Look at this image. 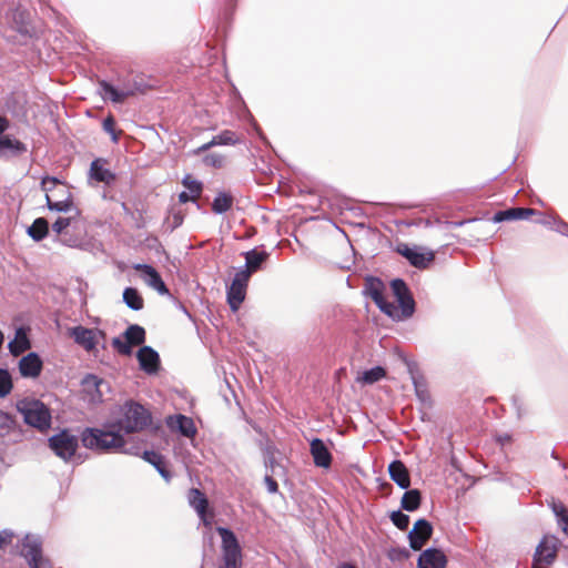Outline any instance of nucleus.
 Listing matches in <instances>:
<instances>
[{
  "label": "nucleus",
  "mask_w": 568,
  "mask_h": 568,
  "mask_svg": "<svg viewBox=\"0 0 568 568\" xmlns=\"http://www.w3.org/2000/svg\"><path fill=\"white\" fill-rule=\"evenodd\" d=\"M82 445L99 453H125L138 455V448H125L124 437L113 429L87 427L80 435Z\"/></svg>",
  "instance_id": "1"
},
{
  "label": "nucleus",
  "mask_w": 568,
  "mask_h": 568,
  "mask_svg": "<svg viewBox=\"0 0 568 568\" xmlns=\"http://www.w3.org/2000/svg\"><path fill=\"white\" fill-rule=\"evenodd\" d=\"M151 420L150 412L140 403L130 399L120 407V417L115 426L119 432L123 430L130 434L143 430L151 424Z\"/></svg>",
  "instance_id": "2"
},
{
  "label": "nucleus",
  "mask_w": 568,
  "mask_h": 568,
  "mask_svg": "<svg viewBox=\"0 0 568 568\" xmlns=\"http://www.w3.org/2000/svg\"><path fill=\"white\" fill-rule=\"evenodd\" d=\"M17 410L22 415L27 425L45 433L51 427V412L39 399L23 398L17 402Z\"/></svg>",
  "instance_id": "3"
},
{
  "label": "nucleus",
  "mask_w": 568,
  "mask_h": 568,
  "mask_svg": "<svg viewBox=\"0 0 568 568\" xmlns=\"http://www.w3.org/2000/svg\"><path fill=\"white\" fill-rule=\"evenodd\" d=\"M216 531L222 539L223 565L220 568H241L242 550L235 534L225 527H217Z\"/></svg>",
  "instance_id": "4"
},
{
  "label": "nucleus",
  "mask_w": 568,
  "mask_h": 568,
  "mask_svg": "<svg viewBox=\"0 0 568 568\" xmlns=\"http://www.w3.org/2000/svg\"><path fill=\"white\" fill-rule=\"evenodd\" d=\"M20 555L29 568H53L50 559L42 554V541L39 536L27 535L21 541Z\"/></svg>",
  "instance_id": "5"
},
{
  "label": "nucleus",
  "mask_w": 568,
  "mask_h": 568,
  "mask_svg": "<svg viewBox=\"0 0 568 568\" xmlns=\"http://www.w3.org/2000/svg\"><path fill=\"white\" fill-rule=\"evenodd\" d=\"M48 445L59 458L69 462L77 453L79 439L69 429H62L48 439Z\"/></svg>",
  "instance_id": "6"
},
{
  "label": "nucleus",
  "mask_w": 568,
  "mask_h": 568,
  "mask_svg": "<svg viewBox=\"0 0 568 568\" xmlns=\"http://www.w3.org/2000/svg\"><path fill=\"white\" fill-rule=\"evenodd\" d=\"M103 387L109 389L108 383L93 374L85 375L81 381V396L90 405H97L103 400Z\"/></svg>",
  "instance_id": "7"
},
{
  "label": "nucleus",
  "mask_w": 568,
  "mask_h": 568,
  "mask_svg": "<svg viewBox=\"0 0 568 568\" xmlns=\"http://www.w3.org/2000/svg\"><path fill=\"white\" fill-rule=\"evenodd\" d=\"M69 336L74 343L83 347L87 352H92L101 339L105 338V333L98 328H87L78 325L68 329Z\"/></svg>",
  "instance_id": "8"
},
{
  "label": "nucleus",
  "mask_w": 568,
  "mask_h": 568,
  "mask_svg": "<svg viewBox=\"0 0 568 568\" xmlns=\"http://www.w3.org/2000/svg\"><path fill=\"white\" fill-rule=\"evenodd\" d=\"M248 280L250 271H239L227 287V303L233 312H236L245 300Z\"/></svg>",
  "instance_id": "9"
},
{
  "label": "nucleus",
  "mask_w": 568,
  "mask_h": 568,
  "mask_svg": "<svg viewBox=\"0 0 568 568\" xmlns=\"http://www.w3.org/2000/svg\"><path fill=\"white\" fill-rule=\"evenodd\" d=\"M58 183H60L59 180L57 178H53V176H45L41 181V187L45 192V201H47L48 209L50 211L63 212V213L74 212L73 216H77L79 214V211L74 206L73 201H72L70 195H68L67 199L60 200V201H52L51 200V197L49 195V192H51L52 189Z\"/></svg>",
  "instance_id": "10"
},
{
  "label": "nucleus",
  "mask_w": 568,
  "mask_h": 568,
  "mask_svg": "<svg viewBox=\"0 0 568 568\" xmlns=\"http://www.w3.org/2000/svg\"><path fill=\"white\" fill-rule=\"evenodd\" d=\"M392 291L400 307L402 318H408L414 314L415 301L406 283L400 278H395L390 283Z\"/></svg>",
  "instance_id": "11"
},
{
  "label": "nucleus",
  "mask_w": 568,
  "mask_h": 568,
  "mask_svg": "<svg viewBox=\"0 0 568 568\" xmlns=\"http://www.w3.org/2000/svg\"><path fill=\"white\" fill-rule=\"evenodd\" d=\"M559 540L555 536H545L535 548V568L550 565L557 555Z\"/></svg>",
  "instance_id": "12"
},
{
  "label": "nucleus",
  "mask_w": 568,
  "mask_h": 568,
  "mask_svg": "<svg viewBox=\"0 0 568 568\" xmlns=\"http://www.w3.org/2000/svg\"><path fill=\"white\" fill-rule=\"evenodd\" d=\"M135 92V88L131 85L123 84L121 87H114L108 81H100L99 83V93L105 101H111L113 103H122L124 100Z\"/></svg>",
  "instance_id": "13"
},
{
  "label": "nucleus",
  "mask_w": 568,
  "mask_h": 568,
  "mask_svg": "<svg viewBox=\"0 0 568 568\" xmlns=\"http://www.w3.org/2000/svg\"><path fill=\"white\" fill-rule=\"evenodd\" d=\"M433 526L426 519H418L413 529L408 532L409 546L414 550H420L425 542L432 537Z\"/></svg>",
  "instance_id": "14"
},
{
  "label": "nucleus",
  "mask_w": 568,
  "mask_h": 568,
  "mask_svg": "<svg viewBox=\"0 0 568 568\" xmlns=\"http://www.w3.org/2000/svg\"><path fill=\"white\" fill-rule=\"evenodd\" d=\"M133 268L141 272L142 280L148 286L155 290L161 295L169 294L166 285L153 266L149 264H135Z\"/></svg>",
  "instance_id": "15"
},
{
  "label": "nucleus",
  "mask_w": 568,
  "mask_h": 568,
  "mask_svg": "<svg viewBox=\"0 0 568 568\" xmlns=\"http://www.w3.org/2000/svg\"><path fill=\"white\" fill-rule=\"evenodd\" d=\"M140 368L149 375L156 374L160 368L159 353L151 346H143L136 354Z\"/></svg>",
  "instance_id": "16"
},
{
  "label": "nucleus",
  "mask_w": 568,
  "mask_h": 568,
  "mask_svg": "<svg viewBox=\"0 0 568 568\" xmlns=\"http://www.w3.org/2000/svg\"><path fill=\"white\" fill-rule=\"evenodd\" d=\"M447 558L445 554L436 548H428L424 550L418 560V568H446Z\"/></svg>",
  "instance_id": "17"
},
{
  "label": "nucleus",
  "mask_w": 568,
  "mask_h": 568,
  "mask_svg": "<svg viewBox=\"0 0 568 568\" xmlns=\"http://www.w3.org/2000/svg\"><path fill=\"white\" fill-rule=\"evenodd\" d=\"M42 369V361L37 353H29L19 362V371L21 376L36 378Z\"/></svg>",
  "instance_id": "18"
},
{
  "label": "nucleus",
  "mask_w": 568,
  "mask_h": 568,
  "mask_svg": "<svg viewBox=\"0 0 568 568\" xmlns=\"http://www.w3.org/2000/svg\"><path fill=\"white\" fill-rule=\"evenodd\" d=\"M390 479L402 489H408L410 486V476L407 467L402 460H393L388 465Z\"/></svg>",
  "instance_id": "19"
},
{
  "label": "nucleus",
  "mask_w": 568,
  "mask_h": 568,
  "mask_svg": "<svg viewBox=\"0 0 568 568\" xmlns=\"http://www.w3.org/2000/svg\"><path fill=\"white\" fill-rule=\"evenodd\" d=\"M311 454L315 466L322 468H328L331 466L332 455L322 439L314 438L311 442Z\"/></svg>",
  "instance_id": "20"
},
{
  "label": "nucleus",
  "mask_w": 568,
  "mask_h": 568,
  "mask_svg": "<svg viewBox=\"0 0 568 568\" xmlns=\"http://www.w3.org/2000/svg\"><path fill=\"white\" fill-rule=\"evenodd\" d=\"M168 425L171 429L178 430L183 436L192 438L196 434V427L192 418L184 415L170 416Z\"/></svg>",
  "instance_id": "21"
},
{
  "label": "nucleus",
  "mask_w": 568,
  "mask_h": 568,
  "mask_svg": "<svg viewBox=\"0 0 568 568\" xmlns=\"http://www.w3.org/2000/svg\"><path fill=\"white\" fill-rule=\"evenodd\" d=\"M530 215H532L531 207H509L497 211L493 215L491 221L494 223H501L507 221L527 220Z\"/></svg>",
  "instance_id": "22"
},
{
  "label": "nucleus",
  "mask_w": 568,
  "mask_h": 568,
  "mask_svg": "<svg viewBox=\"0 0 568 568\" xmlns=\"http://www.w3.org/2000/svg\"><path fill=\"white\" fill-rule=\"evenodd\" d=\"M26 151H27V148L21 141L17 140V139H12L9 135L0 136L1 159L9 158V156H16V155L22 154Z\"/></svg>",
  "instance_id": "23"
},
{
  "label": "nucleus",
  "mask_w": 568,
  "mask_h": 568,
  "mask_svg": "<svg viewBox=\"0 0 568 568\" xmlns=\"http://www.w3.org/2000/svg\"><path fill=\"white\" fill-rule=\"evenodd\" d=\"M90 176L98 182H103L106 184H110L115 180V175L103 165L101 159L92 161L90 166Z\"/></svg>",
  "instance_id": "24"
},
{
  "label": "nucleus",
  "mask_w": 568,
  "mask_h": 568,
  "mask_svg": "<svg viewBox=\"0 0 568 568\" xmlns=\"http://www.w3.org/2000/svg\"><path fill=\"white\" fill-rule=\"evenodd\" d=\"M187 500L197 515L203 516L205 510H207L209 500L200 489L191 488L187 494Z\"/></svg>",
  "instance_id": "25"
},
{
  "label": "nucleus",
  "mask_w": 568,
  "mask_h": 568,
  "mask_svg": "<svg viewBox=\"0 0 568 568\" xmlns=\"http://www.w3.org/2000/svg\"><path fill=\"white\" fill-rule=\"evenodd\" d=\"M245 256V270L250 271V275L257 271L262 263L268 257V253L265 251L251 250L244 253Z\"/></svg>",
  "instance_id": "26"
},
{
  "label": "nucleus",
  "mask_w": 568,
  "mask_h": 568,
  "mask_svg": "<svg viewBox=\"0 0 568 568\" xmlns=\"http://www.w3.org/2000/svg\"><path fill=\"white\" fill-rule=\"evenodd\" d=\"M28 235L39 242L42 241L49 233V223L44 217H38L28 227Z\"/></svg>",
  "instance_id": "27"
},
{
  "label": "nucleus",
  "mask_w": 568,
  "mask_h": 568,
  "mask_svg": "<svg viewBox=\"0 0 568 568\" xmlns=\"http://www.w3.org/2000/svg\"><path fill=\"white\" fill-rule=\"evenodd\" d=\"M422 494L418 489H408L402 497L400 506L406 511H415L419 508Z\"/></svg>",
  "instance_id": "28"
},
{
  "label": "nucleus",
  "mask_w": 568,
  "mask_h": 568,
  "mask_svg": "<svg viewBox=\"0 0 568 568\" xmlns=\"http://www.w3.org/2000/svg\"><path fill=\"white\" fill-rule=\"evenodd\" d=\"M233 205V196L226 192H219L212 202V211L215 214L227 212Z\"/></svg>",
  "instance_id": "29"
},
{
  "label": "nucleus",
  "mask_w": 568,
  "mask_h": 568,
  "mask_svg": "<svg viewBox=\"0 0 568 568\" xmlns=\"http://www.w3.org/2000/svg\"><path fill=\"white\" fill-rule=\"evenodd\" d=\"M435 258V254L433 251H422L420 248H415L413 252L412 258L409 263L417 268H426Z\"/></svg>",
  "instance_id": "30"
},
{
  "label": "nucleus",
  "mask_w": 568,
  "mask_h": 568,
  "mask_svg": "<svg viewBox=\"0 0 568 568\" xmlns=\"http://www.w3.org/2000/svg\"><path fill=\"white\" fill-rule=\"evenodd\" d=\"M8 347L14 356L20 355L30 347V342L21 328L17 331L16 338L9 343Z\"/></svg>",
  "instance_id": "31"
},
{
  "label": "nucleus",
  "mask_w": 568,
  "mask_h": 568,
  "mask_svg": "<svg viewBox=\"0 0 568 568\" xmlns=\"http://www.w3.org/2000/svg\"><path fill=\"white\" fill-rule=\"evenodd\" d=\"M123 335L131 346L141 345L145 341V331L138 324L130 325Z\"/></svg>",
  "instance_id": "32"
},
{
  "label": "nucleus",
  "mask_w": 568,
  "mask_h": 568,
  "mask_svg": "<svg viewBox=\"0 0 568 568\" xmlns=\"http://www.w3.org/2000/svg\"><path fill=\"white\" fill-rule=\"evenodd\" d=\"M123 302L125 305L133 310L140 311L143 308V298L139 292L133 287H126L123 292Z\"/></svg>",
  "instance_id": "33"
},
{
  "label": "nucleus",
  "mask_w": 568,
  "mask_h": 568,
  "mask_svg": "<svg viewBox=\"0 0 568 568\" xmlns=\"http://www.w3.org/2000/svg\"><path fill=\"white\" fill-rule=\"evenodd\" d=\"M552 511L557 518L558 526L568 537V509L561 503H552Z\"/></svg>",
  "instance_id": "34"
},
{
  "label": "nucleus",
  "mask_w": 568,
  "mask_h": 568,
  "mask_svg": "<svg viewBox=\"0 0 568 568\" xmlns=\"http://www.w3.org/2000/svg\"><path fill=\"white\" fill-rule=\"evenodd\" d=\"M385 376V369L381 366L373 367L371 369L365 371L359 381L363 384H374L382 379Z\"/></svg>",
  "instance_id": "35"
},
{
  "label": "nucleus",
  "mask_w": 568,
  "mask_h": 568,
  "mask_svg": "<svg viewBox=\"0 0 568 568\" xmlns=\"http://www.w3.org/2000/svg\"><path fill=\"white\" fill-rule=\"evenodd\" d=\"M239 142V138L235 132L231 130H224L220 134L213 136V143L215 145H233Z\"/></svg>",
  "instance_id": "36"
},
{
  "label": "nucleus",
  "mask_w": 568,
  "mask_h": 568,
  "mask_svg": "<svg viewBox=\"0 0 568 568\" xmlns=\"http://www.w3.org/2000/svg\"><path fill=\"white\" fill-rule=\"evenodd\" d=\"M12 389V378L8 369L0 368V398L6 397Z\"/></svg>",
  "instance_id": "37"
},
{
  "label": "nucleus",
  "mask_w": 568,
  "mask_h": 568,
  "mask_svg": "<svg viewBox=\"0 0 568 568\" xmlns=\"http://www.w3.org/2000/svg\"><path fill=\"white\" fill-rule=\"evenodd\" d=\"M366 290L374 303H379L382 297H384L383 283L378 280H371Z\"/></svg>",
  "instance_id": "38"
},
{
  "label": "nucleus",
  "mask_w": 568,
  "mask_h": 568,
  "mask_svg": "<svg viewBox=\"0 0 568 568\" xmlns=\"http://www.w3.org/2000/svg\"><path fill=\"white\" fill-rule=\"evenodd\" d=\"M378 308L388 315L392 318H402V315H399V311L397 306H395L393 303L388 302L385 297H382V301L379 303H375Z\"/></svg>",
  "instance_id": "39"
},
{
  "label": "nucleus",
  "mask_w": 568,
  "mask_h": 568,
  "mask_svg": "<svg viewBox=\"0 0 568 568\" xmlns=\"http://www.w3.org/2000/svg\"><path fill=\"white\" fill-rule=\"evenodd\" d=\"M390 520L400 530H406L409 525V516L402 513L400 510L393 511L390 515Z\"/></svg>",
  "instance_id": "40"
},
{
  "label": "nucleus",
  "mask_w": 568,
  "mask_h": 568,
  "mask_svg": "<svg viewBox=\"0 0 568 568\" xmlns=\"http://www.w3.org/2000/svg\"><path fill=\"white\" fill-rule=\"evenodd\" d=\"M112 346L122 355L130 356L132 354V346L126 339L123 341L121 337H114Z\"/></svg>",
  "instance_id": "41"
},
{
  "label": "nucleus",
  "mask_w": 568,
  "mask_h": 568,
  "mask_svg": "<svg viewBox=\"0 0 568 568\" xmlns=\"http://www.w3.org/2000/svg\"><path fill=\"white\" fill-rule=\"evenodd\" d=\"M183 184L189 190V193L195 195L196 197L200 196L201 191H202V183L201 182H199L196 180H192L190 178V175H186L183 179Z\"/></svg>",
  "instance_id": "42"
},
{
  "label": "nucleus",
  "mask_w": 568,
  "mask_h": 568,
  "mask_svg": "<svg viewBox=\"0 0 568 568\" xmlns=\"http://www.w3.org/2000/svg\"><path fill=\"white\" fill-rule=\"evenodd\" d=\"M143 458L153 465L155 469L164 464L162 456L153 450H144Z\"/></svg>",
  "instance_id": "43"
},
{
  "label": "nucleus",
  "mask_w": 568,
  "mask_h": 568,
  "mask_svg": "<svg viewBox=\"0 0 568 568\" xmlns=\"http://www.w3.org/2000/svg\"><path fill=\"white\" fill-rule=\"evenodd\" d=\"M102 125H103V130L111 135L112 141L114 143H116L119 141V136L114 129L115 121H114L113 116L110 115V116L105 118L103 120Z\"/></svg>",
  "instance_id": "44"
},
{
  "label": "nucleus",
  "mask_w": 568,
  "mask_h": 568,
  "mask_svg": "<svg viewBox=\"0 0 568 568\" xmlns=\"http://www.w3.org/2000/svg\"><path fill=\"white\" fill-rule=\"evenodd\" d=\"M203 162L205 165L212 168H221L224 163V158L220 154L211 153L203 158Z\"/></svg>",
  "instance_id": "45"
},
{
  "label": "nucleus",
  "mask_w": 568,
  "mask_h": 568,
  "mask_svg": "<svg viewBox=\"0 0 568 568\" xmlns=\"http://www.w3.org/2000/svg\"><path fill=\"white\" fill-rule=\"evenodd\" d=\"M74 216H70V217H59L53 224H52V231L57 234V235H60L63 233V231L71 224V220L73 219Z\"/></svg>",
  "instance_id": "46"
},
{
  "label": "nucleus",
  "mask_w": 568,
  "mask_h": 568,
  "mask_svg": "<svg viewBox=\"0 0 568 568\" xmlns=\"http://www.w3.org/2000/svg\"><path fill=\"white\" fill-rule=\"evenodd\" d=\"M13 536H14V534L10 529L0 530V549H2L4 546L11 544Z\"/></svg>",
  "instance_id": "47"
},
{
  "label": "nucleus",
  "mask_w": 568,
  "mask_h": 568,
  "mask_svg": "<svg viewBox=\"0 0 568 568\" xmlns=\"http://www.w3.org/2000/svg\"><path fill=\"white\" fill-rule=\"evenodd\" d=\"M509 480L510 484L517 489H527V491H530V488L528 487L529 484L526 483L519 475H511Z\"/></svg>",
  "instance_id": "48"
},
{
  "label": "nucleus",
  "mask_w": 568,
  "mask_h": 568,
  "mask_svg": "<svg viewBox=\"0 0 568 568\" xmlns=\"http://www.w3.org/2000/svg\"><path fill=\"white\" fill-rule=\"evenodd\" d=\"M264 483L266 485L268 493L275 494L277 491L278 485H277L276 480L272 478V476L266 475L264 477Z\"/></svg>",
  "instance_id": "49"
},
{
  "label": "nucleus",
  "mask_w": 568,
  "mask_h": 568,
  "mask_svg": "<svg viewBox=\"0 0 568 568\" xmlns=\"http://www.w3.org/2000/svg\"><path fill=\"white\" fill-rule=\"evenodd\" d=\"M416 247H409L408 245H403L398 248V252L408 261L412 258L413 252Z\"/></svg>",
  "instance_id": "50"
},
{
  "label": "nucleus",
  "mask_w": 568,
  "mask_h": 568,
  "mask_svg": "<svg viewBox=\"0 0 568 568\" xmlns=\"http://www.w3.org/2000/svg\"><path fill=\"white\" fill-rule=\"evenodd\" d=\"M196 196L186 192V191H183L179 194V201L181 203H187L190 201H195Z\"/></svg>",
  "instance_id": "51"
},
{
  "label": "nucleus",
  "mask_w": 568,
  "mask_h": 568,
  "mask_svg": "<svg viewBox=\"0 0 568 568\" xmlns=\"http://www.w3.org/2000/svg\"><path fill=\"white\" fill-rule=\"evenodd\" d=\"M555 225H556V230L561 233V234H565V235H568V224H566L565 222L562 221H554Z\"/></svg>",
  "instance_id": "52"
},
{
  "label": "nucleus",
  "mask_w": 568,
  "mask_h": 568,
  "mask_svg": "<svg viewBox=\"0 0 568 568\" xmlns=\"http://www.w3.org/2000/svg\"><path fill=\"white\" fill-rule=\"evenodd\" d=\"M213 146H216V145H215V143H213V139H212L210 142H207V143H205V144H203V145L199 146V148L194 151V153H195V154H200V153H202V152L207 151L209 149H211V148H213Z\"/></svg>",
  "instance_id": "53"
},
{
  "label": "nucleus",
  "mask_w": 568,
  "mask_h": 568,
  "mask_svg": "<svg viewBox=\"0 0 568 568\" xmlns=\"http://www.w3.org/2000/svg\"><path fill=\"white\" fill-rule=\"evenodd\" d=\"M156 470L166 481L171 479V473L166 469L164 464H162V467H158Z\"/></svg>",
  "instance_id": "54"
},
{
  "label": "nucleus",
  "mask_w": 568,
  "mask_h": 568,
  "mask_svg": "<svg viewBox=\"0 0 568 568\" xmlns=\"http://www.w3.org/2000/svg\"><path fill=\"white\" fill-rule=\"evenodd\" d=\"M156 470L166 481L171 479V473L166 469L164 464H162V467H158Z\"/></svg>",
  "instance_id": "55"
},
{
  "label": "nucleus",
  "mask_w": 568,
  "mask_h": 568,
  "mask_svg": "<svg viewBox=\"0 0 568 568\" xmlns=\"http://www.w3.org/2000/svg\"><path fill=\"white\" fill-rule=\"evenodd\" d=\"M274 465H275V458L274 456H268L265 458V467L270 468L272 471H274Z\"/></svg>",
  "instance_id": "56"
},
{
  "label": "nucleus",
  "mask_w": 568,
  "mask_h": 568,
  "mask_svg": "<svg viewBox=\"0 0 568 568\" xmlns=\"http://www.w3.org/2000/svg\"><path fill=\"white\" fill-rule=\"evenodd\" d=\"M197 516L200 517V519L204 526L211 527L212 520L207 517V510H205L203 516L202 515H197Z\"/></svg>",
  "instance_id": "57"
},
{
  "label": "nucleus",
  "mask_w": 568,
  "mask_h": 568,
  "mask_svg": "<svg viewBox=\"0 0 568 568\" xmlns=\"http://www.w3.org/2000/svg\"><path fill=\"white\" fill-rule=\"evenodd\" d=\"M513 405L517 409L518 416L520 417L521 416V405H520L519 397H517V396L513 397Z\"/></svg>",
  "instance_id": "58"
},
{
  "label": "nucleus",
  "mask_w": 568,
  "mask_h": 568,
  "mask_svg": "<svg viewBox=\"0 0 568 568\" xmlns=\"http://www.w3.org/2000/svg\"><path fill=\"white\" fill-rule=\"evenodd\" d=\"M7 121L0 116V133L7 130Z\"/></svg>",
  "instance_id": "59"
},
{
  "label": "nucleus",
  "mask_w": 568,
  "mask_h": 568,
  "mask_svg": "<svg viewBox=\"0 0 568 568\" xmlns=\"http://www.w3.org/2000/svg\"><path fill=\"white\" fill-rule=\"evenodd\" d=\"M337 568H357L353 564L349 562H342L337 566Z\"/></svg>",
  "instance_id": "60"
},
{
  "label": "nucleus",
  "mask_w": 568,
  "mask_h": 568,
  "mask_svg": "<svg viewBox=\"0 0 568 568\" xmlns=\"http://www.w3.org/2000/svg\"><path fill=\"white\" fill-rule=\"evenodd\" d=\"M534 215H535V223H545V224H548L549 222L540 219V217H537V211L535 210L534 212Z\"/></svg>",
  "instance_id": "61"
},
{
  "label": "nucleus",
  "mask_w": 568,
  "mask_h": 568,
  "mask_svg": "<svg viewBox=\"0 0 568 568\" xmlns=\"http://www.w3.org/2000/svg\"><path fill=\"white\" fill-rule=\"evenodd\" d=\"M414 385H415V388H416V393H417V395H418L419 397H422V396H423V392H420V390H419V388H418V384H417L416 379H414Z\"/></svg>",
  "instance_id": "62"
},
{
  "label": "nucleus",
  "mask_w": 568,
  "mask_h": 568,
  "mask_svg": "<svg viewBox=\"0 0 568 568\" xmlns=\"http://www.w3.org/2000/svg\"><path fill=\"white\" fill-rule=\"evenodd\" d=\"M3 339H4L3 334H2V332L0 331V347H1V346H2V344H3Z\"/></svg>",
  "instance_id": "63"
},
{
  "label": "nucleus",
  "mask_w": 568,
  "mask_h": 568,
  "mask_svg": "<svg viewBox=\"0 0 568 568\" xmlns=\"http://www.w3.org/2000/svg\"><path fill=\"white\" fill-rule=\"evenodd\" d=\"M181 221H182L181 219L175 217V225H179L181 223Z\"/></svg>",
  "instance_id": "64"
}]
</instances>
